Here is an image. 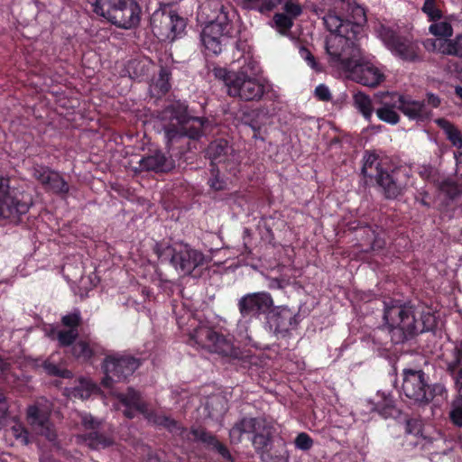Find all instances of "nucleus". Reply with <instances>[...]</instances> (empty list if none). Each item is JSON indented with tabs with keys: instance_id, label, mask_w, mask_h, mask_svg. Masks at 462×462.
I'll return each mask as SVG.
<instances>
[{
	"instance_id": "nucleus-1",
	"label": "nucleus",
	"mask_w": 462,
	"mask_h": 462,
	"mask_svg": "<svg viewBox=\"0 0 462 462\" xmlns=\"http://www.w3.org/2000/svg\"><path fill=\"white\" fill-rule=\"evenodd\" d=\"M379 328L387 330L394 344L408 340L425 330H430L424 322L422 325L418 322L411 306L402 304L391 298L383 300V324Z\"/></svg>"
},
{
	"instance_id": "nucleus-33",
	"label": "nucleus",
	"mask_w": 462,
	"mask_h": 462,
	"mask_svg": "<svg viewBox=\"0 0 462 462\" xmlns=\"http://www.w3.org/2000/svg\"><path fill=\"white\" fill-rule=\"evenodd\" d=\"M429 32L440 39L449 40L453 34V27L448 22H432L429 27Z\"/></svg>"
},
{
	"instance_id": "nucleus-40",
	"label": "nucleus",
	"mask_w": 462,
	"mask_h": 462,
	"mask_svg": "<svg viewBox=\"0 0 462 462\" xmlns=\"http://www.w3.org/2000/svg\"><path fill=\"white\" fill-rule=\"evenodd\" d=\"M72 354L77 358H82L83 360H88L92 356L93 352L88 343H86L84 341H79L73 345Z\"/></svg>"
},
{
	"instance_id": "nucleus-42",
	"label": "nucleus",
	"mask_w": 462,
	"mask_h": 462,
	"mask_svg": "<svg viewBox=\"0 0 462 462\" xmlns=\"http://www.w3.org/2000/svg\"><path fill=\"white\" fill-rule=\"evenodd\" d=\"M191 433L196 439L200 440L211 448L217 443V438L203 428L192 429Z\"/></svg>"
},
{
	"instance_id": "nucleus-2",
	"label": "nucleus",
	"mask_w": 462,
	"mask_h": 462,
	"mask_svg": "<svg viewBox=\"0 0 462 462\" xmlns=\"http://www.w3.org/2000/svg\"><path fill=\"white\" fill-rule=\"evenodd\" d=\"M162 119L170 123L164 126L168 143H174L183 138L199 140L206 134L209 125L208 119L190 116L188 106L180 101H174L162 111Z\"/></svg>"
},
{
	"instance_id": "nucleus-41",
	"label": "nucleus",
	"mask_w": 462,
	"mask_h": 462,
	"mask_svg": "<svg viewBox=\"0 0 462 462\" xmlns=\"http://www.w3.org/2000/svg\"><path fill=\"white\" fill-rule=\"evenodd\" d=\"M273 20L279 32L282 34H285L293 25L291 17L283 13L276 14Z\"/></svg>"
},
{
	"instance_id": "nucleus-30",
	"label": "nucleus",
	"mask_w": 462,
	"mask_h": 462,
	"mask_svg": "<svg viewBox=\"0 0 462 462\" xmlns=\"http://www.w3.org/2000/svg\"><path fill=\"white\" fill-rule=\"evenodd\" d=\"M80 438L92 449L106 448L114 444L112 439L96 430L84 434Z\"/></svg>"
},
{
	"instance_id": "nucleus-54",
	"label": "nucleus",
	"mask_w": 462,
	"mask_h": 462,
	"mask_svg": "<svg viewBox=\"0 0 462 462\" xmlns=\"http://www.w3.org/2000/svg\"><path fill=\"white\" fill-rule=\"evenodd\" d=\"M300 54L308 62L311 69L316 71L321 70L319 64L315 60V57L306 47L301 46L300 48Z\"/></svg>"
},
{
	"instance_id": "nucleus-32",
	"label": "nucleus",
	"mask_w": 462,
	"mask_h": 462,
	"mask_svg": "<svg viewBox=\"0 0 462 462\" xmlns=\"http://www.w3.org/2000/svg\"><path fill=\"white\" fill-rule=\"evenodd\" d=\"M439 51L445 55L462 58V33L457 34L454 39L446 40Z\"/></svg>"
},
{
	"instance_id": "nucleus-18",
	"label": "nucleus",
	"mask_w": 462,
	"mask_h": 462,
	"mask_svg": "<svg viewBox=\"0 0 462 462\" xmlns=\"http://www.w3.org/2000/svg\"><path fill=\"white\" fill-rule=\"evenodd\" d=\"M401 169L395 167L390 171L383 170L377 162V186L387 199H394L402 194L405 183L400 180Z\"/></svg>"
},
{
	"instance_id": "nucleus-61",
	"label": "nucleus",
	"mask_w": 462,
	"mask_h": 462,
	"mask_svg": "<svg viewBox=\"0 0 462 462\" xmlns=\"http://www.w3.org/2000/svg\"><path fill=\"white\" fill-rule=\"evenodd\" d=\"M213 449L217 450L224 458L233 461L232 456L227 448L217 440V443L212 447Z\"/></svg>"
},
{
	"instance_id": "nucleus-43",
	"label": "nucleus",
	"mask_w": 462,
	"mask_h": 462,
	"mask_svg": "<svg viewBox=\"0 0 462 462\" xmlns=\"http://www.w3.org/2000/svg\"><path fill=\"white\" fill-rule=\"evenodd\" d=\"M453 359L447 362V373L462 369V347L455 346L453 349Z\"/></svg>"
},
{
	"instance_id": "nucleus-50",
	"label": "nucleus",
	"mask_w": 462,
	"mask_h": 462,
	"mask_svg": "<svg viewBox=\"0 0 462 462\" xmlns=\"http://www.w3.org/2000/svg\"><path fill=\"white\" fill-rule=\"evenodd\" d=\"M353 19L354 22L351 23L353 24V28L356 27L359 28L363 23L366 22L365 13V9L359 5L353 8ZM353 33L356 34V32L352 30Z\"/></svg>"
},
{
	"instance_id": "nucleus-52",
	"label": "nucleus",
	"mask_w": 462,
	"mask_h": 462,
	"mask_svg": "<svg viewBox=\"0 0 462 462\" xmlns=\"http://www.w3.org/2000/svg\"><path fill=\"white\" fill-rule=\"evenodd\" d=\"M13 436L19 440L22 444H29L28 431L21 425L15 424L11 428Z\"/></svg>"
},
{
	"instance_id": "nucleus-39",
	"label": "nucleus",
	"mask_w": 462,
	"mask_h": 462,
	"mask_svg": "<svg viewBox=\"0 0 462 462\" xmlns=\"http://www.w3.org/2000/svg\"><path fill=\"white\" fill-rule=\"evenodd\" d=\"M42 367L46 371V373L50 375L59 376V377H62V378H71L72 377V373L69 370L61 369L58 365H56L53 363H51L48 360L43 362Z\"/></svg>"
},
{
	"instance_id": "nucleus-62",
	"label": "nucleus",
	"mask_w": 462,
	"mask_h": 462,
	"mask_svg": "<svg viewBox=\"0 0 462 462\" xmlns=\"http://www.w3.org/2000/svg\"><path fill=\"white\" fill-rule=\"evenodd\" d=\"M250 115L249 114H246V113H244L243 114V117H242V120L245 124L248 125L252 130L254 131V137H257L256 134L260 131V125L257 124V122H255L254 119H250Z\"/></svg>"
},
{
	"instance_id": "nucleus-17",
	"label": "nucleus",
	"mask_w": 462,
	"mask_h": 462,
	"mask_svg": "<svg viewBox=\"0 0 462 462\" xmlns=\"http://www.w3.org/2000/svg\"><path fill=\"white\" fill-rule=\"evenodd\" d=\"M32 175L47 191L59 195H66L69 191V183L58 171L49 167L36 165L32 169Z\"/></svg>"
},
{
	"instance_id": "nucleus-48",
	"label": "nucleus",
	"mask_w": 462,
	"mask_h": 462,
	"mask_svg": "<svg viewBox=\"0 0 462 462\" xmlns=\"http://www.w3.org/2000/svg\"><path fill=\"white\" fill-rule=\"evenodd\" d=\"M405 431L414 436L422 435V422L419 419L410 418L406 420Z\"/></svg>"
},
{
	"instance_id": "nucleus-53",
	"label": "nucleus",
	"mask_w": 462,
	"mask_h": 462,
	"mask_svg": "<svg viewBox=\"0 0 462 462\" xmlns=\"http://www.w3.org/2000/svg\"><path fill=\"white\" fill-rule=\"evenodd\" d=\"M62 324L66 327H69L70 329L77 328V327L80 324L81 318L79 311H75L73 313L65 315L62 317Z\"/></svg>"
},
{
	"instance_id": "nucleus-16",
	"label": "nucleus",
	"mask_w": 462,
	"mask_h": 462,
	"mask_svg": "<svg viewBox=\"0 0 462 462\" xmlns=\"http://www.w3.org/2000/svg\"><path fill=\"white\" fill-rule=\"evenodd\" d=\"M273 434V427L263 420V425H262L261 430L254 432L252 440L256 452L263 462L287 461L289 456L286 451L284 454L274 456L271 453L270 446L272 444Z\"/></svg>"
},
{
	"instance_id": "nucleus-11",
	"label": "nucleus",
	"mask_w": 462,
	"mask_h": 462,
	"mask_svg": "<svg viewBox=\"0 0 462 462\" xmlns=\"http://www.w3.org/2000/svg\"><path fill=\"white\" fill-rule=\"evenodd\" d=\"M274 300L272 295L266 291L247 293L238 300L237 307L240 316L246 318H259L264 315L266 318L273 309Z\"/></svg>"
},
{
	"instance_id": "nucleus-59",
	"label": "nucleus",
	"mask_w": 462,
	"mask_h": 462,
	"mask_svg": "<svg viewBox=\"0 0 462 462\" xmlns=\"http://www.w3.org/2000/svg\"><path fill=\"white\" fill-rule=\"evenodd\" d=\"M375 162V153L374 152H371L368 156L365 158L364 165L362 167V174L366 177L368 176L370 180H372V175L367 174V170L369 168H372L373 164Z\"/></svg>"
},
{
	"instance_id": "nucleus-60",
	"label": "nucleus",
	"mask_w": 462,
	"mask_h": 462,
	"mask_svg": "<svg viewBox=\"0 0 462 462\" xmlns=\"http://www.w3.org/2000/svg\"><path fill=\"white\" fill-rule=\"evenodd\" d=\"M427 106H431L432 108H438L441 105V99L440 97L431 92H428L426 94V100H425Z\"/></svg>"
},
{
	"instance_id": "nucleus-26",
	"label": "nucleus",
	"mask_w": 462,
	"mask_h": 462,
	"mask_svg": "<svg viewBox=\"0 0 462 462\" xmlns=\"http://www.w3.org/2000/svg\"><path fill=\"white\" fill-rule=\"evenodd\" d=\"M231 24L226 13L221 12L217 17L206 24L203 31L208 34L223 39L230 33Z\"/></svg>"
},
{
	"instance_id": "nucleus-21",
	"label": "nucleus",
	"mask_w": 462,
	"mask_h": 462,
	"mask_svg": "<svg viewBox=\"0 0 462 462\" xmlns=\"http://www.w3.org/2000/svg\"><path fill=\"white\" fill-rule=\"evenodd\" d=\"M142 171H152L155 172H169L175 164L171 157H167L161 151H153L146 156L143 157L139 162Z\"/></svg>"
},
{
	"instance_id": "nucleus-22",
	"label": "nucleus",
	"mask_w": 462,
	"mask_h": 462,
	"mask_svg": "<svg viewBox=\"0 0 462 462\" xmlns=\"http://www.w3.org/2000/svg\"><path fill=\"white\" fill-rule=\"evenodd\" d=\"M263 425V420L257 418H243L229 431L230 440L234 444L242 442L244 434L254 433L261 430Z\"/></svg>"
},
{
	"instance_id": "nucleus-55",
	"label": "nucleus",
	"mask_w": 462,
	"mask_h": 462,
	"mask_svg": "<svg viewBox=\"0 0 462 462\" xmlns=\"http://www.w3.org/2000/svg\"><path fill=\"white\" fill-rule=\"evenodd\" d=\"M315 96L316 97L324 102L330 101L332 98L331 93L328 89V88L323 84L319 85L315 88Z\"/></svg>"
},
{
	"instance_id": "nucleus-10",
	"label": "nucleus",
	"mask_w": 462,
	"mask_h": 462,
	"mask_svg": "<svg viewBox=\"0 0 462 462\" xmlns=\"http://www.w3.org/2000/svg\"><path fill=\"white\" fill-rule=\"evenodd\" d=\"M163 255L171 256V263L175 268L180 269L184 275L191 274L197 268L203 266L206 263L205 255L200 251L187 245H180L179 249L167 247L160 254V257Z\"/></svg>"
},
{
	"instance_id": "nucleus-58",
	"label": "nucleus",
	"mask_w": 462,
	"mask_h": 462,
	"mask_svg": "<svg viewBox=\"0 0 462 462\" xmlns=\"http://www.w3.org/2000/svg\"><path fill=\"white\" fill-rule=\"evenodd\" d=\"M286 1L287 0H264L260 7V11L262 13L272 11L279 5H283Z\"/></svg>"
},
{
	"instance_id": "nucleus-49",
	"label": "nucleus",
	"mask_w": 462,
	"mask_h": 462,
	"mask_svg": "<svg viewBox=\"0 0 462 462\" xmlns=\"http://www.w3.org/2000/svg\"><path fill=\"white\" fill-rule=\"evenodd\" d=\"M282 9L289 17L294 18L298 17L301 13V6L295 3L294 0H287L282 5Z\"/></svg>"
},
{
	"instance_id": "nucleus-63",
	"label": "nucleus",
	"mask_w": 462,
	"mask_h": 462,
	"mask_svg": "<svg viewBox=\"0 0 462 462\" xmlns=\"http://www.w3.org/2000/svg\"><path fill=\"white\" fill-rule=\"evenodd\" d=\"M429 197V192L425 189H421L418 191V196H416L415 200L427 208H430V203L428 200Z\"/></svg>"
},
{
	"instance_id": "nucleus-44",
	"label": "nucleus",
	"mask_w": 462,
	"mask_h": 462,
	"mask_svg": "<svg viewBox=\"0 0 462 462\" xmlns=\"http://www.w3.org/2000/svg\"><path fill=\"white\" fill-rule=\"evenodd\" d=\"M211 177L208 184L214 190H223L226 188V182L219 177V171L216 167L211 168Z\"/></svg>"
},
{
	"instance_id": "nucleus-36",
	"label": "nucleus",
	"mask_w": 462,
	"mask_h": 462,
	"mask_svg": "<svg viewBox=\"0 0 462 462\" xmlns=\"http://www.w3.org/2000/svg\"><path fill=\"white\" fill-rule=\"evenodd\" d=\"M421 11L427 15L430 22L439 21L443 16L436 0H425Z\"/></svg>"
},
{
	"instance_id": "nucleus-56",
	"label": "nucleus",
	"mask_w": 462,
	"mask_h": 462,
	"mask_svg": "<svg viewBox=\"0 0 462 462\" xmlns=\"http://www.w3.org/2000/svg\"><path fill=\"white\" fill-rule=\"evenodd\" d=\"M226 200L229 203V205H235L240 208H242L247 201L244 195L236 192L229 194L228 197L226 198Z\"/></svg>"
},
{
	"instance_id": "nucleus-24",
	"label": "nucleus",
	"mask_w": 462,
	"mask_h": 462,
	"mask_svg": "<svg viewBox=\"0 0 462 462\" xmlns=\"http://www.w3.org/2000/svg\"><path fill=\"white\" fill-rule=\"evenodd\" d=\"M451 377L454 389L456 392L454 400L451 403L450 411H452V417L457 421L462 419V368L448 373Z\"/></svg>"
},
{
	"instance_id": "nucleus-27",
	"label": "nucleus",
	"mask_w": 462,
	"mask_h": 462,
	"mask_svg": "<svg viewBox=\"0 0 462 462\" xmlns=\"http://www.w3.org/2000/svg\"><path fill=\"white\" fill-rule=\"evenodd\" d=\"M324 24L328 31L336 34H347L349 27L353 30V24L349 21H344L338 15L329 12L323 17Z\"/></svg>"
},
{
	"instance_id": "nucleus-64",
	"label": "nucleus",
	"mask_w": 462,
	"mask_h": 462,
	"mask_svg": "<svg viewBox=\"0 0 462 462\" xmlns=\"http://www.w3.org/2000/svg\"><path fill=\"white\" fill-rule=\"evenodd\" d=\"M166 428L175 435H181L184 429L173 419H170L169 423H167Z\"/></svg>"
},
{
	"instance_id": "nucleus-38",
	"label": "nucleus",
	"mask_w": 462,
	"mask_h": 462,
	"mask_svg": "<svg viewBox=\"0 0 462 462\" xmlns=\"http://www.w3.org/2000/svg\"><path fill=\"white\" fill-rule=\"evenodd\" d=\"M377 117L392 125L397 124L400 120V116L397 112L388 106L377 108Z\"/></svg>"
},
{
	"instance_id": "nucleus-15",
	"label": "nucleus",
	"mask_w": 462,
	"mask_h": 462,
	"mask_svg": "<svg viewBox=\"0 0 462 462\" xmlns=\"http://www.w3.org/2000/svg\"><path fill=\"white\" fill-rule=\"evenodd\" d=\"M402 391L406 397L420 403L427 400L426 391L429 383L421 369H404L402 372Z\"/></svg>"
},
{
	"instance_id": "nucleus-46",
	"label": "nucleus",
	"mask_w": 462,
	"mask_h": 462,
	"mask_svg": "<svg viewBox=\"0 0 462 462\" xmlns=\"http://www.w3.org/2000/svg\"><path fill=\"white\" fill-rule=\"evenodd\" d=\"M426 394L427 400L423 401L421 404H428L434 399V397L447 394V389L442 383H435L432 386L429 385V388H427L426 391Z\"/></svg>"
},
{
	"instance_id": "nucleus-47",
	"label": "nucleus",
	"mask_w": 462,
	"mask_h": 462,
	"mask_svg": "<svg viewBox=\"0 0 462 462\" xmlns=\"http://www.w3.org/2000/svg\"><path fill=\"white\" fill-rule=\"evenodd\" d=\"M78 335L79 333L77 328H69V330L60 331L58 334V339L60 345L70 346L78 337Z\"/></svg>"
},
{
	"instance_id": "nucleus-37",
	"label": "nucleus",
	"mask_w": 462,
	"mask_h": 462,
	"mask_svg": "<svg viewBox=\"0 0 462 462\" xmlns=\"http://www.w3.org/2000/svg\"><path fill=\"white\" fill-rule=\"evenodd\" d=\"M201 40L206 49H208L212 53L218 54L221 52L223 39L219 38V36L208 34L202 31Z\"/></svg>"
},
{
	"instance_id": "nucleus-23",
	"label": "nucleus",
	"mask_w": 462,
	"mask_h": 462,
	"mask_svg": "<svg viewBox=\"0 0 462 462\" xmlns=\"http://www.w3.org/2000/svg\"><path fill=\"white\" fill-rule=\"evenodd\" d=\"M352 78L358 83L371 88L375 87V69L371 62H365L363 59L348 69Z\"/></svg>"
},
{
	"instance_id": "nucleus-28",
	"label": "nucleus",
	"mask_w": 462,
	"mask_h": 462,
	"mask_svg": "<svg viewBox=\"0 0 462 462\" xmlns=\"http://www.w3.org/2000/svg\"><path fill=\"white\" fill-rule=\"evenodd\" d=\"M436 124L444 131L447 139L453 146L457 149L462 148V133L454 124L445 118L437 119Z\"/></svg>"
},
{
	"instance_id": "nucleus-45",
	"label": "nucleus",
	"mask_w": 462,
	"mask_h": 462,
	"mask_svg": "<svg viewBox=\"0 0 462 462\" xmlns=\"http://www.w3.org/2000/svg\"><path fill=\"white\" fill-rule=\"evenodd\" d=\"M377 413L384 419H387L397 418L401 411L392 403V402L385 401V403L382 407L377 404Z\"/></svg>"
},
{
	"instance_id": "nucleus-6",
	"label": "nucleus",
	"mask_w": 462,
	"mask_h": 462,
	"mask_svg": "<svg viewBox=\"0 0 462 462\" xmlns=\"http://www.w3.org/2000/svg\"><path fill=\"white\" fill-rule=\"evenodd\" d=\"M325 49L329 62L344 70H348L362 60L359 46L347 34H336L326 40Z\"/></svg>"
},
{
	"instance_id": "nucleus-25",
	"label": "nucleus",
	"mask_w": 462,
	"mask_h": 462,
	"mask_svg": "<svg viewBox=\"0 0 462 462\" xmlns=\"http://www.w3.org/2000/svg\"><path fill=\"white\" fill-rule=\"evenodd\" d=\"M116 398L125 407H133L134 411L146 414L148 411L147 403L142 399L141 393L132 387L127 388L125 393H116Z\"/></svg>"
},
{
	"instance_id": "nucleus-4",
	"label": "nucleus",
	"mask_w": 462,
	"mask_h": 462,
	"mask_svg": "<svg viewBox=\"0 0 462 462\" xmlns=\"http://www.w3.org/2000/svg\"><path fill=\"white\" fill-rule=\"evenodd\" d=\"M213 73L216 79L224 82L230 97H238L244 101H253L259 100L263 96L264 86L244 72L215 68Z\"/></svg>"
},
{
	"instance_id": "nucleus-12",
	"label": "nucleus",
	"mask_w": 462,
	"mask_h": 462,
	"mask_svg": "<svg viewBox=\"0 0 462 462\" xmlns=\"http://www.w3.org/2000/svg\"><path fill=\"white\" fill-rule=\"evenodd\" d=\"M152 32L159 39L173 40L185 27V23L172 12L155 11L150 19Z\"/></svg>"
},
{
	"instance_id": "nucleus-29",
	"label": "nucleus",
	"mask_w": 462,
	"mask_h": 462,
	"mask_svg": "<svg viewBox=\"0 0 462 462\" xmlns=\"http://www.w3.org/2000/svg\"><path fill=\"white\" fill-rule=\"evenodd\" d=\"M204 408L208 417L217 419L226 411V399L219 394L212 395L207 399Z\"/></svg>"
},
{
	"instance_id": "nucleus-3",
	"label": "nucleus",
	"mask_w": 462,
	"mask_h": 462,
	"mask_svg": "<svg viewBox=\"0 0 462 462\" xmlns=\"http://www.w3.org/2000/svg\"><path fill=\"white\" fill-rule=\"evenodd\" d=\"M93 11L119 28L130 29L140 23L141 8L134 0H88Z\"/></svg>"
},
{
	"instance_id": "nucleus-19",
	"label": "nucleus",
	"mask_w": 462,
	"mask_h": 462,
	"mask_svg": "<svg viewBox=\"0 0 462 462\" xmlns=\"http://www.w3.org/2000/svg\"><path fill=\"white\" fill-rule=\"evenodd\" d=\"M27 419L37 434L44 436L49 441L53 442L57 434L49 416L37 406H30L27 409Z\"/></svg>"
},
{
	"instance_id": "nucleus-5",
	"label": "nucleus",
	"mask_w": 462,
	"mask_h": 462,
	"mask_svg": "<svg viewBox=\"0 0 462 462\" xmlns=\"http://www.w3.org/2000/svg\"><path fill=\"white\" fill-rule=\"evenodd\" d=\"M32 205V199L30 194L19 189L11 188L9 180L0 177V219H8L17 224Z\"/></svg>"
},
{
	"instance_id": "nucleus-8",
	"label": "nucleus",
	"mask_w": 462,
	"mask_h": 462,
	"mask_svg": "<svg viewBox=\"0 0 462 462\" xmlns=\"http://www.w3.org/2000/svg\"><path fill=\"white\" fill-rule=\"evenodd\" d=\"M141 360L132 356H107L102 364L105 376L101 383L110 388L114 382L125 381L140 366Z\"/></svg>"
},
{
	"instance_id": "nucleus-31",
	"label": "nucleus",
	"mask_w": 462,
	"mask_h": 462,
	"mask_svg": "<svg viewBox=\"0 0 462 462\" xmlns=\"http://www.w3.org/2000/svg\"><path fill=\"white\" fill-rule=\"evenodd\" d=\"M95 389L96 384L93 383L90 380L86 378H79L78 383L75 386L66 390L68 391L70 397L86 400L89 398Z\"/></svg>"
},
{
	"instance_id": "nucleus-35",
	"label": "nucleus",
	"mask_w": 462,
	"mask_h": 462,
	"mask_svg": "<svg viewBox=\"0 0 462 462\" xmlns=\"http://www.w3.org/2000/svg\"><path fill=\"white\" fill-rule=\"evenodd\" d=\"M354 99L356 107L362 113L365 118L370 119L373 111L372 101L370 97L367 95L359 92L355 95Z\"/></svg>"
},
{
	"instance_id": "nucleus-51",
	"label": "nucleus",
	"mask_w": 462,
	"mask_h": 462,
	"mask_svg": "<svg viewBox=\"0 0 462 462\" xmlns=\"http://www.w3.org/2000/svg\"><path fill=\"white\" fill-rule=\"evenodd\" d=\"M295 446L304 451L311 448L313 445L312 439L307 433H300L295 439Z\"/></svg>"
},
{
	"instance_id": "nucleus-57",
	"label": "nucleus",
	"mask_w": 462,
	"mask_h": 462,
	"mask_svg": "<svg viewBox=\"0 0 462 462\" xmlns=\"http://www.w3.org/2000/svg\"><path fill=\"white\" fill-rule=\"evenodd\" d=\"M81 424L88 430H96L99 427V422L90 414L81 416Z\"/></svg>"
},
{
	"instance_id": "nucleus-20",
	"label": "nucleus",
	"mask_w": 462,
	"mask_h": 462,
	"mask_svg": "<svg viewBox=\"0 0 462 462\" xmlns=\"http://www.w3.org/2000/svg\"><path fill=\"white\" fill-rule=\"evenodd\" d=\"M234 149L225 139H217L209 143L206 150V156L211 162V166L219 163H228L235 158Z\"/></svg>"
},
{
	"instance_id": "nucleus-14",
	"label": "nucleus",
	"mask_w": 462,
	"mask_h": 462,
	"mask_svg": "<svg viewBox=\"0 0 462 462\" xmlns=\"http://www.w3.org/2000/svg\"><path fill=\"white\" fill-rule=\"evenodd\" d=\"M392 99L393 106L410 120L426 122L432 117V111L426 106L425 100H415L410 95L399 94H394Z\"/></svg>"
},
{
	"instance_id": "nucleus-9",
	"label": "nucleus",
	"mask_w": 462,
	"mask_h": 462,
	"mask_svg": "<svg viewBox=\"0 0 462 462\" xmlns=\"http://www.w3.org/2000/svg\"><path fill=\"white\" fill-rule=\"evenodd\" d=\"M190 338L199 346L211 353L223 356H238V351L234 347L233 344L223 335L209 327L199 326L196 328L190 334Z\"/></svg>"
},
{
	"instance_id": "nucleus-34",
	"label": "nucleus",
	"mask_w": 462,
	"mask_h": 462,
	"mask_svg": "<svg viewBox=\"0 0 462 462\" xmlns=\"http://www.w3.org/2000/svg\"><path fill=\"white\" fill-rule=\"evenodd\" d=\"M439 189L445 193L448 199H455L462 194V184L457 183L452 179H446L440 183Z\"/></svg>"
},
{
	"instance_id": "nucleus-7",
	"label": "nucleus",
	"mask_w": 462,
	"mask_h": 462,
	"mask_svg": "<svg viewBox=\"0 0 462 462\" xmlns=\"http://www.w3.org/2000/svg\"><path fill=\"white\" fill-rule=\"evenodd\" d=\"M380 39L392 54L402 61L416 63L422 60L421 49L411 37L382 27Z\"/></svg>"
},
{
	"instance_id": "nucleus-13",
	"label": "nucleus",
	"mask_w": 462,
	"mask_h": 462,
	"mask_svg": "<svg viewBox=\"0 0 462 462\" xmlns=\"http://www.w3.org/2000/svg\"><path fill=\"white\" fill-rule=\"evenodd\" d=\"M266 319L270 328L277 337H286L291 330L297 328L300 313L286 306H273Z\"/></svg>"
}]
</instances>
